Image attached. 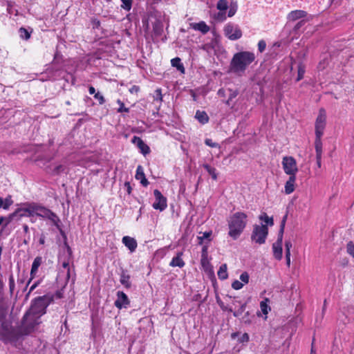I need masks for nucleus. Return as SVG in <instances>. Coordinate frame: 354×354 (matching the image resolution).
Returning a JSON list of instances; mask_svg holds the SVG:
<instances>
[{"instance_id": "obj_1", "label": "nucleus", "mask_w": 354, "mask_h": 354, "mask_svg": "<svg viewBox=\"0 0 354 354\" xmlns=\"http://www.w3.org/2000/svg\"><path fill=\"white\" fill-rule=\"evenodd\" d=\"M255 59L254 53L251 51L236 53L230 61L229 71L236 75H241Z\"/></svg>"}, {"instance_id": "obj_2", "label": "nucleus", "mask_w": 354, "mask_h": 354, "mask_svg": "<svg viewBox=\"0 0 354 354\" xmlns=\"http://www.w3.org/2000/svg\"><path fill=\"white\" fill-rule=\"evenodd\" d=\"M247 218L248 216L245 213L238 212L228 218V235L234 240H236L243 233L247 225Z\"/></svg>"}, {"instance_id": "obj_3", "label": "nucleus", "mask_w": 354, "mask_h": 354, "mask_svg": "<svg viewBox=\"0 0 354 354\" xmlns=\"http://www.w3.org/2000/svg\"><path fill=\"white\" fill-rule=\"evenodd\" d=\"M52 301L53 298L47 295L35 298L32 301L31 306L28 310L29 314L28 316H30V315L32 314H35L37 317H41L46 313V308Z\"/></svg>"}, {"instance_id": "obj_4", "label": "nucleus", "mask_w": 354, "mask_h": 354, "mask_svg": "<svg viewBox=\"0 0 354 354\" xmlns=\"http://www.w3.org/2000/svg\"><path fill=\"white\" fill-rule=\"evenodd\" d=\"M287 217V214L283 217L280 225V229L278 232L277 240L272 244L273 256L279 261H280L283 257L282 243Z\"/></svg>"}, {"instance_id": "obj_5", "label": "nucleus", "mask_w": 354, "mask_h": 354, "mask_svg": "<svg viewBox=\"0 0 354 354\" xmlns=\"http://www.w3.org/2000/svg\"><path fill=\"white\" fill-rule=\"evenodd\" d=\"M28 314L29 310L26 313L22 319L21 330L25 335L30 334L41 323V317H37L35 314L28 316Z\"/></svg>"}, {"instance_id": "obj_6", "label": "nucleus", "mask_w": 354, "mask_h": 354, "mask_svg": "<svg viewBox=\"0 0 354 354\" xmlns=\"http://www.w3.org/2000/svg\"><path fill=\"white\" fill-rule=\"evenodd\" d=\"M268 234V227L266 225H254L251 234V240L259 245H261L265 243Z\"/></svg>"}, {"instance_id": "obj_7", "label": "nucleus", "mask_w": 354, "mask_h": 354, "mask_svg": "<svg viewBox=\"0 0 354 354\" xmlns=\"http://www.w3.org/2000/svg\"><path fill=\"white\" fill-rule=\"evenodd\" d=\"M326 125V113L324 109L319 110L318 115L315 120V137L322 138Z\"/></svg>"}, {"instance_id": "obj_8", "label": "nucleus", "mask_w": 354, "mask_h": 354, "mask_svg": "<svg viewBox=\"0 0 354 354\" xmlns=\"http://www.w3.org/2000/svg\"><path fill=\"white\" fill-rule=\"evenodd\" d=\"M224 35L230 40L234 41L240 39L242 35V30L239 26L232 23L227 24L223 28Z\"/></svg>"}, {"instance_id": "obj_9", "label": "nucleus", "mask_w": 354, "mask_h": 354, "mask_svg": "<svg viewBox=\"0 0 354 354\" xmlns=\"http://www.w3.org/2000/svg\"><path fill=\"white\" fill-rule=\"evenodd\" d=\"M284 172L289 176H296L298 168L296 160L292 156H284L282 160Z\"/></svg>"}, {"instance_id": "obj_10", "label": "nucleus", "mask_w": 354, "mask_h": 354, "mask_svg": "<svg viewBox=\"0 0 354 354\" xmlns=\"http://www.w3.org/2000/svg\"><path fill=\"white\" fill-rule=\"evenodd\" d=\"M153 195L156 199L155 202L152 205L153 209H158L160 211L165 210L167 207L166 197H165L158 189H155L153 191Z\"/></svg>"}, {"instance_id": "obj_11", "label": "nucleus", "mask_w": 354, "mask_h": 354, "mask_svg": "<svg viewBox=\"0 0 354 354\" xmlns=\"http://www.w3.org/2000/svg\"><path fill=\"white\" fill-rule=\"evenodd\" d=\"M129 304L130 301L127 295L122 291H118L117 299L114 302L115 306L118 309H122V308H127Z\"/></svg>"}, {"instance_id": "obj_12", "label": "nucleus", "mask_w": 354, "mask_h": 354, "mask_svg": "<svg viewBox=\"0 0 354 354\" xmlns=\"http://www.w3.org/2000/svg\"><path fill=\"white\" fill-rule=\"evenodd\" d=\"M33 212V203H26L24 207L17 209L12 215L18 214L21 217H31L34 216Z\"/></svg>"}, {"instance_id": "obj_13", "label": "nucleus", "mask_w": 354, "mask_h": 354, "mask_svg": "<svg viewBox=\"0 0 354 354\" xmlns=\"http://www.w3.org/2000/svg\"><path fill=\"white\" fill-rule=\"evenodd\" d=\"M46 218L52 221L53 225L59 230L60 234L66 239V236L60 225L61 221L57 214L50 209Z\"/></svg>"}, {"instance_id": "obj_14", "label": "nucleus", "mask_w": 354, "mask_h": 354, "mask_svg": "<svg viewBox=\"0 0 354 354\" xmlns=\"http://www.w3.org/2000/svg\"><path fill=\"white\" fill-rule=\"evenodd\" d=\"M132 142L137 145L142 153L144 155H147L150 153L149 147L145 144L140 137L134 136L132 138Z\"/></svg>"}, {"instance_id": "obj_15", "label": "nucleus", "mask_w": 354, "mask_h": 354, "mask_svg": "<svg viewBox=\"0 0 354 354\" xmlns=\"http://www.w3.org/2000/svg\"><path fill=\"white\" fill-rule=\"evenodd\" d=\"M41 263H42V257H37L36 258H35V259L32 262V264L30 273V277L28 281V285L36 277L37 272L38 271V268L41 266Z\"/></svg>"}, {"instance_id": "obj_16", "label": "nucleus", "mask_w": 354, "mask_h": 354, "mask_svg": "<svg viewBox=\"0 0 354 354\" xmlns=\"http://www.w3.org/2000/svg\"><path fill=\"white\" fill-rule=\"evenodd\" d=\"M199 234H202V235L197 236L198 244L203 246L204 245H207L209 246L212 241V231L209 230L203 233L200 232Z\"/></svg>"}, {"instance_id": "obj_17", "label": "nucleus", "mask_w": 354, "mask_h": 354, "mask_svg": "<svg viewBox=\"0 0 354 354\" xmlns=\"http://www.w3.org/2000/svg\"><path fill=\"white\" fill-rule=\"evenodd\" d=\"M135 178L136 180H140V183L144 187H147L149 184L148 180L145 177L143 167L141 165H138L137 167Z\"/></svg>"}, {"instance_id": "obj_18", "label": "nucleus", "mask_w": 354, "mask_h": 354, "mask_svg": "<svg viewBox=\"0 0 354 354\" xmlns=\"http://www.w3.org/2000/svg\"><path fill=\"white\" fill-rule=\"evenodd\" d=\"M33 211L34 216L36 215L37 216L46 218L50 209L38 203H33Z\"/></svg>"}, {"instance_id": "obj_19", "label": "nucleus", "mask_w": 354, "mask_h": 354, "mask_svg": "<svg viewBox=\"0 0 354 354\" xmlns=\"http://www.w3.org/2000/svg\"><path fill=\"white\" fill-rule=\"evenodd\" d=\"M122 243L131 251L134 252L137 248L138 243L134 238L129 236H124L122 238Z\"/></svg>"}, {"instance_id": "obj_20", "label": "nucleus", "mask_w": 354, "mask_h": 354, "mask_svg": "<svg viewBox=\"0 0 354 354\" xmlns=\"http://www.w3.org/2000/svg\"><path fill=\"white\" fill-rule=\"evenodd\" d=\"M183 253V252H179L177 253L176 256L173 257L171 262L169 263V266L171 267H179L183 268L185 266V263L182 259Z\"/></svg>"}, {"instance_id": "obj_21", "label": "nucleus", "mask_w": 354, "mask_h": 354, "mask_svg": "<svg viewBox=\"0 0 354 354\" xmlns=\"http://www.w3.org/2000/svg\"><path fill=\"white\" fill-rule=\"evenodd\" d=\"M296 181V176H290L288 180L285 184V193L290 194L295 191V184Z\"/></svg>"}, {"instance_id": "obj_22", "label": "nucleus", "mask_w": 354, "mask_h": 354, "mask_svg": "<svg viewBox=\"0 0 354 354\" xmlns=\"http://www.w3.org/2000/svg\"><path fill=\"white\" fill-rule=\"evenodd\" d=\"M190 26L194 30H198L203 34H206L209 31V27L206 24L205 21L191 24Z\"/></svg>"}, {"instance_id": "obj_23", "label": "nucleus", "mask_w": 354, "mask_h": 354, "mask_svg": "<svg viewBox=\"0 0 354 354\" xmlns=\"http://www.w3.org/2000/svg\"><path fill=\"white\" fill-rule=\"evenodd\" d=\"M130 279L131 276L128 274L127 271L123 270L120 274V282L126 288H130L131 287Z\"/></svg>"}, {"instance_id": "obj_24", "label": "nucleus", "mask_w": 354, "mask_h": 354, "mask_svg": "<svg viewBox=\"0 0 354 354\" xmlns=\"http://www.w3.org/2000/svg\"><path fill=\"white\" fill-rule=\"evenodd\" d=\"M306 15H307V12L306 11L301 10H296L291 11L288 14V18L289 20L295 21L299 19L304 18V17H306Z\"/></svg>"}, {"instance_id": "obj_25", "label": "nucleus", "mask_w": 354, "mask_h": 354, "mask_svg": "<svg viewBox=\"0 0 354 354\" xmlns=\"http://www.w3.org/2000/svg\"><path fill=\"white\" fill-rule=\"evenodd\" d=\"M195 118L202 124H207L209 122V116L205 111L197 110Z\"/></svg>"}, {"instance_id": "obj_26", "label": "nucleus", "mask_w": 354, "mask_h": 354, "mask_svg": "<svg viewBox=\"0 0 354 354\" xmlns=\"http://www.w3.org/2000/svg\"><path fill=\"white\" fill-rule=\"evenodd\" d=\"M171 64L173 67H176L180 72L185 73V67L181 63V59L179 57L173 58L171 60Z\"/></svg>"}, {"instance_id": "obj_27", "label": "nucleus", "mask_w": 354, "mask_h": 354, "mask_svg": "<svg viewBox=\"0 0 354 354\" xmlns=\"http://www.w3.org/2000/svg\"><path fill=\"white\" fill-rule=\"evenodd\" d=\"M315 148L316 151V156H322V138L315 137Z\"/></svg>"}, {"instance_id": "obj_28", "label": "nucleus", "mask_w": 354, "mask_h": 354, "mask_svg": "<svg viewBox=\"0 0 354 354\" xmlns=\"http://www.w3.org/2000/svg\"><path fill=\"white\" fill-rule=\"evenodd\" d=\"M227 265L223 264L220 266L219 270L217 272L218 277L221 280H225L227 278Z\"/></svg>"}, {"instance_id": "obj_29", "label": "nucleus", "mask_w": 354, "mask_h": 354, "mask_svg": "<svg viewBox=\"0 0 354 354\" xmlns=\"http://www.w3.org/2000/svg\"><path fill=\"white\" fill-rule=\"evenodd\" d=\"M207 257H208V245H204L202 247L201 259V263L203 266H205L206 263L207 262Z\"/></svg>"}, {"instance_id": "obj_30", "label": "nucleus", "mask_w": 354, "mask_h": 354, "mask_svg": "<svg viewBox=\"0 0 354 354\" xmlns=\"http://www.w3.org/2000/svg\"><path fill=\"white\" fill-rule=\"evenodd\" d=\"M203 167L206 169L214 180H217L216 170L214 167H211L208 164H204Z\"/></svg>"}, {"instance_id": "obj_31", "label": "nucleus", "mask_w": 354, "mask_h": 354, "mask_svg": "<svg viewBox=\"0 0 354 354\" xmlns=\"http://www.w3.org/2000/svg\"><path fill=\"white\" fill-rule=\"evenodd\" d=\"M269 302V299L268 298L264 299V300L260 302V308L261 310L263 315H267L268 311L270 310V307L268 305Z\"/></svg>"}, {"instance_id": "obj_32", "label": "nucleus", "mask_w": 354, "mask_h": 354, "mask_svg": "<svg viewBox=\"0 0 354 354\" xmlns=\"http://www.w3.org/2000/svg\"><path fill=\"white\" fill-rule=\"evenodd\" d=\"M259 219L264 221L266 223V225L272 226L274 225V221L272 217H269L266 213L262 214L259 216Z\"/></svg>"}, {"instance_id": "obj_33", "label": "nucleus", "mask_w": 354, "mask_h": 354, "mask_svg": "<svg viewBox=\"0 0 354 354\" xmlns=\"http://www.w3.org/2000/svg\"><path fill=\"white\" fill-rule=\"evenodd\" d=\"M12 203V201L10 198H6L5 200H3L1 197H0V208L8 209Z\"/></svg>"}, {"instance_id": "obj_34", "label": "nucleus", "mask_w": 354, "mask_h": 354, "mask_svg": "<svg viewBox=\"0 0 354 354\" xmlns=\"http://www.w3.org/2000/svg\"><path fill=\"white\" fill-rule=\"evenodd\" d=\"M305 71H306L305 66L303 64L300 63L298 65V68H297V77L296 80L297 82H299L304 78Z\"/></svg>"}, {"instance_id": "obj_35", "label": "nucleus", "mask_w": 354, "mask_h": 354, "mask_svg": "<svg viewBox=\"0 0 354 354\" xmlns=\"http://www.w3.org/2000/svg\"><path fill=\"white\" fill-rule=\"evenodd\" d=\"M216 8L220 11H225L228 8V2L227 0H219L217 3Z\"/></svg>"}, {"instance_id": "obj_36", "label": "nucleus", "mask_w": 354, "mask_h": 354, "mask_svg": "<svg viewBox=\"0 0 354 354\" xmlns=\"http://www.w3.org/2000/svg\"><path fill=\"white\" fill-rule=\"evenodd\" d=\"M19 32L21 39L28 40L30 38V32H29L28 30L24 27H21L19 28Z\"/></svg>"}, {"instance_id": "obj_37", "label": "nucleus", "mask_w": 354, "mask_h": 354, "mask_svg": "<svg viewBox=\"0 0 354 354\" xmlns=\"http://www.w3.org/2000/svg\"><path fill=\"white\" fill-rule=\"evenodd\" d=\"M121 8L127 11H129L132 7L133 0H121Z\"/></svg>"}, {"instance_id": "obj_38", "label": "nucleus", "mask_w": 354, "mask_h": 354, "mask_svg": "<svg viewBox=\"0 0 354 354\" xmlns=\"http://www.w3.org/2000/svg\"><path fill=\"white\" fill-rule=\"evenodd\" d=\"M117 103L119 104V108L117 109L118 113H129V109L124 106V104L120 99L117 100Z\"/></svg>"}, {"instance_id": "obj_39", "label": "nucleus", "mask_w": 354, "mask_h": 354, "mask_svg": "<svg viewBox=\"0 0 354 354\" xmlns=\"http://www.w3.org/2000/svg\"><path fill=\"white\" fill-rule=\"evenodd\" d=\"M12 216V214H11L10 216L8 218H6L1 216H0V225H1L5 221V223L1 228V231H3L4 228L10 223Z\"/></svg>"}, {"instance_id": "obj_40", "label": "nucleus", "mask_w": 354, "mask_h": 354, "mask_svg": "<svg viewBox=\"0 0 354 354\" xmlns=\"http://www.w3.org/2000/svg\"><path fill=\"white\" fill-rule=\"evenodd\" d=\"M62 267L64 268H67V272H66V283L71 277V269L69 267V261H64L62 263Z\"/></svg>"}, {"instance_id": "obj_41", "label": "nucleus", "mask_w": 354, "mask_h": 354, "mask_svg": "<svg viewBox=\"0 0 354 354\" xmlns=\"http://www.w3.org/2000/svg\"><path fill=\"white\" fill-rule=\"evenodd\" d=\"M246 306V304H243L241 305L240 308L237 310L233 312V315L236 317H239L243 314V313L245 311Z\"/></svg>"}, {"instance_id": "obj_42", "label": "nucleus", "mask_w": 354, "mask_h": 354, "mask_svg": "<svg viewBox=\"0 0 354 354\" xmlns=\"http://www.w3.org/2000/svg\"><path fill=\"white\" fill-rule=\"evenodd\" d=\"M94 98L98 101V103L100 105L104 104L105 102L104 96L100 92L95 93Z\"/></svg>"}, {"instance_id": "obj_43", "label": "nucleus", "mask_w": 354, "mask_h": 354, "mask_svg": "<svg viewBox=\"0 0 354 354\" xmlns=\"http://www.w3.org/2000/svg\"><path fill=\"white\" fill-rule=\"evenodd\" d=\"M154 100H162V90L161 88H157L154 92V96H153Z\"/></svg>"}, {"instance_id": "obj_44", "label": "nucleus", "mask_w": 354, "mask_h": 354, "mask_svg": "<svg viewBox=\"0 0 354 354\" xmlns=\"http://www.w3.org/2000/svg\"><path fill=\"white\" fill-rule=\"evenodd\" d=\"M15 286V279H14L12 274H11L9 277V288H10V292L11 294H12V292L14 291Z\"/></svg>"}, {"instance_id": "obj_45", "label": "nucleus", "mask_w": 354, "mask_h": 354, "mask_svg": "<svg viewBox=\"0 0 354 354\" xmlns=\"http://www.w3.org/2000/svg\"><path fill=\"white\" fill-rule=\"evenodd\" d=\"M243 283H241V281H238V280H235L232 283V287L234 289V290H240L243 288Z\"/></svg>"}, {"instance_id": "obj_46", "label": "nucleus", "mask_w": 354, "mask_h": 354, "mask_svg": "<svg viewBox=\"0 0 354 354\" xmlns=\"http://www.w3.org/2000/svg\"><path fill=\"white\" fill-rule=\"evenodd\" d=\"M91 22L94 29H98L101 24L100 20L97 18H92Z\"/></svg>"}, {"instance_id": "obj_47", "label": "nucleus", "mask_w": 354, "mask_h": 354, "mask_svg": "<svg viewBox=\"0 0 354 354\" xmlns=\"http://www.w3.org/2000/svg\"><path fill=\"white\" fill-rule=\"evenodd\" d=\"M347 252L354 258V244L352 242L347 244Z\"/></svg>"}, {"instance_id": "obj_48", "label": "nucleus", "mask_w": 354, "mask_h": 354, "mask_svg": "<svg viewBox=\"0 0 354 354\" xmlns=\"http://www.w3.org/2000/svg\"><path fill=\"white\" fill-rule=\"evenodd\" d=\"M240 279L244 283H248L249 282V274L247 272H243L240 275Z\"/></svg>"}, {"instance_id": "obj_49", "label": "nucleus", "mask_w": 354, "mask_h": 354, "mask_svg": "<svg viewBox=\"0 0 354 354\" xmlns=\"http://www.w3.org/2000/svg\"><path fill=\"white\" fill-rule=\"evenodd\" d=\"M228 91H230L229 100H232L239 95L238 90H233L232 88H229Z\"/></svg>"}, {"instance_id": "obj_50", "label": "nucleus", "mask_w": 354, "mask_h": 354, "mask_svg": "<svg viewBox=\"0 0 354 354\" xmlns=\"http://www.w3.org/2000/svg\"><path fill=\"white\" fill-rule=\"evenodd\" d=\"M236 10H237V6L236 4L234 6L231 5L230 10L228 11V14H227L228 17H233L235 15Z\"/></svg>"}, {"instance_id": "obj_51", "label": "nucleus", "mask_w": 354, "mask_h": 354, "mask_svg": "<svg viewBox=\"0 0 354 354\" xmlns=\"http://www.w3.org/2000/svg\"><path fill=\"white\" fill-rule=\"evenodd\" d=\"M266 48V43L264 40H260L258 43V49L259 52L262 53Z\"/></svg>"}, {"instance_id": "obj_52", "label": "nucleus", "mask_w": 354, "mask_h": 354, "mask_svg": "<svg viewBox=\"0 0 354 354\" xmlns=\"http://www.w3.org/2000/svg\"><path fill=\"white\" fill-rule=\"evenodd\" d=\"M292 247V244L290 241H286L285 242V248L286 251L285 254H290V249Z\"/></svg>"}, {"instance_id": "obj_53", "label": "nucleus", "mask_w": 354, "mask_h": 354, "mask_svg": "<svg viewBox=\"0 0 354 354\" xmlns=\"http://www.w3.org/2000/svg\"><path fill=\"white\" fill-rule=\"evenodd\" d=\"M205 143L206 145L211 147H218V144L216 142H214L212 139H206L205 140Z\"/></svg>"}, {"instance_id": "obj_54", "label": "nucleus", "mask_w": 354, "mask_h": 354, "mask_svg": "<svg viewBox=\"0 0 354 354\" xmlns=\"http://www.w3.org/2000/svg\"><path fill=\"white\" fill-rule=\"evenodd\" d=\"M140 86H137V85H133L130 88H129V92L131 93H138L139 91H140Z\"/></svg>"}, {"instance_id": "obj_55", "label": "nucleus", "mask_w": 354, "mask_h": 354, "mask_svg": "<svg viewBox=\"0 0 354 354\" xmlns=\"http://www.w3.org/2000/svg\"><path fill=\"white\" fill-rule=\"evenodd\" d=\"M124 187H126L127 189V192L129 194H131V191H132V188H131V184L129 182H125L124 183Z\"/></svg>"}, {"instance_id": "obj_56", "label": "nucleus", "mask_w": 354, "mask_h": 354, "mask_svg": "<svg viewBox=\"0 0 354 354\" xmlns=\"http://www.w3.org/2000/svg\"><path fill=\"white\" fill-rule=\"evenodd\" d=\"M64 245L66 247V249H67V252H68V256L69 257L71 258L73 255V251H72V249L68 245V244L67 243L66 241L64 242Z\"/></svg>"}, {"instance_id": "obj_57", "label": "nucleus", "mask_w": 354, "mask_h": 354, "mask_svg": "<svg viewBox=\"0 0 354 354\" xmlns=\"http://www.w3.org/2000/svg\"><path fill=\"white\" fill-rule=\"evenodd\" d=\"M3 283L1 281H0V301H2L3 299Z\"/></svg>"}, {"instance_id": "obj_58", "label": "nucleus", "mask_w": 354, "mask_h": 354, "mask_svg": "<svg viewBox=\"0 0 354 354\" xmlns=\"http://www.w3.org/2000/svg\"><path fill=\"white\" fill-rule=\"evenodd\" d=\"M40 281H37L36 282H35L32 286L30 288V290H29V292H32L33 291L37 286L39 284Z\"/></svg>"}, {"instance_id": "obj_59", "label": "nucleus", "mask_w": 354, "mask_h": 354, "mask_svg": "<svg viewBox=\"0 0 354 354\" xmlns=\"http://www.w3.org/2000/svg\"><path fill=\"white\" fill-rule=\"evenodd\" d=\"M286 265L288 268L290 266V254H286Z\"/></svg>"}, {"instance_id": "obj_60", "label": "nucleus", "mask_w": 354, "mask_h": 354, "mask_svg": "<svg viewBox=\"0 0 354 354\" xmlns=\"http://www.w3.org/2000/svg\"><path fill=\"white\" fill-rule=\"evenodd\" d=\"M55 297L57 299H61L63 297V292H62V290H57L56 292H55Z\"/></svg>"}, {"instance_id": "obj_61", "label": "nucleus", "mask_w": 354, "mask_h": 354, "mask_svg": "<svg viewBox=\"0 0 354 354\" xmlns=\"http://www.w3.org/2000/svg\"><path fill=\"white\" fill-rule=\"evenodd\" d=\"M317 165L319 168L322 167V156H316Z\"/></svg>"}, {"instance_id": "obj_62", "label": "nucleus", "mask_w": 354, "mask_h": 354, "mask_svg": "<svg viewBox=\"0 0 354 354\" xmlns=\"http://www.w3.org/2000/svg\"><path fill=\"white\" fill-rule=\"evenodd\" d=\"M39 244L44 245L45 243V235L44 234H41L40 239L39 240Z\"/></svg>"}, {"instance_id": "obj_63", "label": "nucleus", "mask_w": 354, "mask_h": 354, "mask_svg": "<svg viewBox=\"0 0 354 354\" xmlns=\"http://www.w3.org/2000/svg\"><path fill=\"white\" fill-rule=\"evenodd\" d=\"M88 92L91 95H95V88L93 86H90L88 87Z\"/></svg>"}, {"instance_id": "obj_64", "label": "nucleus", "mask_w": 354, "mask_h": 354, "mask_svg": "<svg viewBox=\"0 0 354 354\" xmlns=\"http://www.w3.org/2000/svg\"><path fill=\"white\" fill-rule=\"evenodd\" d=\"M304 23V21H301L298 22V23L297 24V25L295 26V29H299V28L302 26V24H303Z\"/></svg>"}]
</instances>
